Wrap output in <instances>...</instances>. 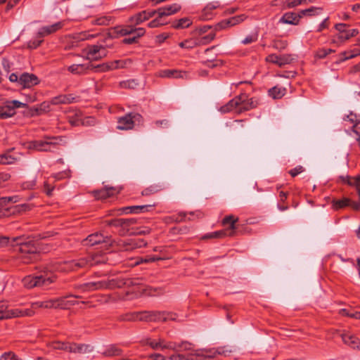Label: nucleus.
<instances>
[{
  "label": "nucleus",
  "instance_id": "nucleus-13",
  "mask_svg": "<svg viewBox=\"0 0 360 360\" xmlns=\"http://www.w3.org/2000/svg\"><path fill=\"white\" fill-rule=\"evenodd\" d=\"M140 116L139 114H134L132 112H129L125 115L123 117H121L118 119L119 125L117 126V129L121 130H127L131 129L134 127V119L136 117Z\"/></svg>",
  "mask_w": 360,
  "mask_h": 360
},
{
  "label": "nucleus",
  "instance_id": "nucleus-30",
  "mask_svg": "<svg viewBox=\"0 0 360 360\" xmlns=\"http://www.w3.org/2000/svg\"><path fill=\"white\" fill-rule=\"evenodd\" d=\"M114 188H106L98 191H94V195L97 200H104L113 195Z\"/></svg>",
  "mask_w": 360,
  "mask_h": 360
},
{
  "label": "nucleus",
  "instance_id": "nucleus-4",
  "mask_svg": "<svg viewBox=\"0 0 360 360\" xmlns=\"http://www.w3.org/2000/svg\"><path fill=\"white\" fill-rule=\"evenodd\" d=\"M55 280V276L29 275L22 278V283L25 288L30 289L34 287H47L53 283Z\"/></svg>",
  "mask_w": 360,
  "mask_h": 360
},
{
  "label": "nucleus",
  "instance_id": "nucleus-62",
  "mask_svg": "<svg viewBox=\"0 0 360 360\" xmlns=\"http://www.w3.org/2000/svg\"><path fill=\"white\" fill-rule=\"evenodd\" d=\"M162 257L146 255L145 257L141 259L142 262L148 263V262H153L158 260H162Z\"/></svg>",
  "mask_w": 360,
  "mask_h": 360
},
{
  "label": "nucleus",
  "instance_id": "nucleus-34",
  "mask_svg": "<svg viewBox=\"0 0 360 360\" xmlns=\"http://www.w3.org/2000/svg\"><path fill=\"white\" fill-rule=\"evenodd\" d=\"M105 356H117L122 354V349L115 345H111L102 353Z\"/></svg>",
  "mask_w": 360,
  "mask_h": 360
},
{
  "label": "nucleus",
  "instance_id": "nucleus-49",
  "mask_svg": "<svg viewBox=\"0 0 360 360\" xmlns=\"http://www.w3.org/2000/svg\"><path fill=\"white\" fill-rule=\"evenodd\" d=\"M140 321H152V311H142L139 312Z\"/></svg>",
  "mask_w": 360,
  "mask_h": 360
},
{
  "label": "nucleus",
  "instance_id": "nucleus-53",
  "mask_svg": "<svg viewBox=\"0 0 360 360\" xmlns=\"http://www.w3.org/2000/svg\"><path fill=\"white\" fill-rule=\"evenodd\" d=\"M137 84V82L134 79H130L120 82V86L122 88L134 89Z\"/></svg>",
  "mask_w": 360,
  "mask_h": 360
},
{
  "label": "nucleus",
  "instance_id": "nucleus-41",
  "mask_svg": "<svg viewBox=\"0 0 360 360\" xmlns=\"http://www.w3.org/2000/svg\"><path fill=\"white\" fill-rule=\"evenodd\" d=\"M228 232H229V230H221V231H215V232H213L211 233L206 234L202 237V238L203 239L220 238H223V237L229 235V233H227Z\"/></svg>",
  "mask_w": 360,
  "mask_h": 360
},
{
  "label": "nucleus",
  "instance_id": "nucleus-21",
  "mask_svg": "<svg viewBox=\"0 0 360 360\" xmlns=\"http://www.w3.org/2000/svg\"><path fill=\"white\" fill-rule=\"evenodd\" d=\"M343 342L353 349L360 350V339L354 335L342 334Z\"/></svg>",
  "mask_w": 360,
  "mask_h": 360
},
{
  "label": "nucleus",
  "instance_id": "nucleus-26",
  "mask_svg": "<svg viewBox=\"0 0 360 360\" xmlns=\"http://www.w3.org/2000/svg\"><path fill=\"white\" fill-rule=\"evenodd\" d=\"M93 350L92 347L89 345L86 344H77L72 342L70 347L69 348V352L71 353H86L90 352Z\"/></svg>",
  "mask_w": 360,
  "mask_h": 360
},
{
  "label": "nucleus",
  "instance_id": "nucleus-7",
  "mask_svg": "<svg viewBox=\"0 0 360 360\" xmlns=\"http://www.w3.org/2000/svg\"><path fill=\"white\" fill-rule=\"evenodd\" d=\"M133 33V27L131 26H115L108 29L107 37L103 39V42L106 43L108 39L119 38L121 36H125Z\"/></svg>",
  "mask_w": 360,
  "mask_h": 360
},
{
  "label": "nucleus",
  "instance_id": "nucleus-11",
  "mask_svg": "<svg viewBox=\"0 0 360 360\" xmlns=\"http://www.w3.org/2000/svg\"><path fill=\"white\" fill-rule=\"evenodd\" d=\"M266 61L278 65L279 67H283L285 65L290 64L294 58L290 54H283L278 56L276 54H270L266 58Z\"/></svg>",
  "mask_w": 360,
  "mask_h": 360
},
{
  "label": "nucleus",
  "instance_id": "nucleus-47",
  "mask_svg": "<svg viewBox=\"0 0 360 360\" xmlns=\"http://www.w3.org/2000/svg\"><path fill=\"white\" fill-rule=\"evenodd\" d=\"M56 308L61 309H68L67 304V296L56 298Z\"/></svg>",
  "mask_w": 360,
  "mask_h": 360
},
{
  "label": "nucleus",
  "instance_id": "nucleus-42",
  "mask_svg": "<svg viewBox=\"0 0 360 360\" xmlns=\"http://www.w3.org/2000/svg\"><path fill=\"white\" fill-rule=\"evenodd\" d=\"M285 89H281L276 86L272 87L269 90V94L274 99L281 98L284 95Z\"/></svg>",
  "mask_w": 360,
  "mask_h": 360
},
{
  "label": "nucleus",
  "instance_id": "nucleus-19",
  "mask_svg": "<svg viewBox=\"0 0 360 360\" xmlns=\"http://www.w3.org/2000/svg\"><path fill=\"white\" fill-rule=\"evenodd\" d=\"M152 321L165 322L168 320H176V314L169 311H152Z\"/></svg>",
  "mask_w": 360,
  "mask_h": 360
},
{
  "label": "nucleus",
  "instance_id": "nucleus-33",
  "mask_svg": "<svg viewBox=\"0 0 360 360\" xmlns=\"http://www.w3.org/2000/svg\"><path fill=\"white\" fill-rule=\"evenodd\" d=\"M349 25L345 23H338L335 25V30L338 31V34L336 35V37L340 41H345L347 40L345 39L344 37H345L347 34H349V30L347 29Z\"/></svg>",
  "mask_w": 360,
  "mask_h": 360
},
{
  "label": "nucleus",
  "instance_id": "nucleus-25",
  "mask_svg": "<svg viewBox=\"0 0 360 360\" xmlns=\"http://www.w3.org/2000/svg\"><path fill=\"white\" fill-rule=\"evenodd\" d=\"M122 245L124 250L128 251L146 246V243L142 239H127L122 241Z\"/></svg>",
  "mask_w": 360,
  "mask_h": 360
},
{
  "label": "nucleus",
  "instance_id": "nucleus-14",
  "mask_svg": "<svg viewBox=\"0 0 360 360\" xmlns=\"http://www.w3.org/2000/svg\"><path fill=\"white\" fill-rule=\"evenodd\" d=\"M65 269L67 271H76L80 269L89 267V260L86 257L80 258L65 262Z\"/></svg>",
  "mask_w": 360,
  "mask_h": 360
},
{
  "label": "nucleus",
  "instance_id": "nucleus-31",
  "mask_svg": "<svg viewBox=\"0 0 360 360\" xmlns=\"http://www.w3.org/2000/svg\"><path fill=\"white\" fill-rule=\"evenodd\" d=\"M193 22L190 18H182L178 20H175L172 24V27L176 30L184 29L189 27Z\"/></svg>",
  "mask_w": 360,
  "mask_h": 360
},
{
  "label": "nucleus",
  "instance_id": "nucleus-43",
  "mask_svg": "<svg viewBox=\"0 0 360 360\" xmlns=\"http://www.w3.org/2000/svg\"><path fill=\"white\" fill-rule=\"evenodd\" d=\"M119 319L123 321H139V312L129 313L121 316Z\"/></svg>",
  "mask_w": 360,
  "mask_h": 360
},
{
  "label": "nucleus",
  "instance_id": "nucleus-35",
  "mask_svg": "<svg viewBox=\"0 0 360 360\" xmlns=\"http://www.w3.org/2000/svg\"><path fill=\"white\" fill-rule=\"evenodd\" d=\"M245 97H243V101L240 105V108L238 110V113H241L245 111H248L250 109L256 108V105L254 103V101H252V98H250L248 101H245Z\"/></svg>",
  "mask_w": 360,
  "mask_h": 360
},
{
  "label": "nucleus",
  "instance_id": "nucleus-55",
  "mask_svg": "<svg viewBox=\"0 0 360 360\" xmlns=\"http://www.w3.org/2000/svg\"><path fill=\"white\" fill-rule=\"evenodd\" d=\"M43 42L42 38H38L37 39H34L30 41L27 44V47L31 49H35L39 47L41 43Z\"/></svg>",
  "mask_w": 360,
  "mask_h": 360
},
{
  "label": "nucleus",
  "instance_id": "nucleus-48",
  "mask_svg": "<svg viewBox=\"0 0 360 360\" xmlns=\"http://www.w3.org/2000/svg\"><path fill=\"white\" fill-rule=\"evenodd\" d=\"M167 22H161V17H160V15H158V17H156L155 19L151 20L148 23V27L151 28L158 27L162 25H167Z\"/></svg>",
  "mask_w": 360,
  "mask_h": 360
},
{
  "label": "nucleus",
  "instance_id": "nucleus-18",
  "mask_svg": "<svg viewBox=\"0 0 360 360\" xmlns=\"http://www.w3.org/2000/svg\"><path fill=\"white\" fill-rule=\"evenodd\" d=\"M243 97H245V94H240L239 96H237L234 97L233 99L229 101L226 105L221 106L220 108V111L223 113H226L234 108H236L238 107L240 108V105L243 101Z\"/></svg>",
  "mask_w": 360,
  "mask_h": 360
},
{
  "label": "nucleus",
  "instance_id": "nucleus-20",
  "mask_svg": "<svg viewBox=\"0 0 360 360\" xmlns=\"http://www.w3.org/2000/svg\"><path fill=\"white\" fill-rule=\"evenodd\" d=\"M63 24L60 22L51 25L42 27L37 33V38H43L45 36L51 34L61 29Z\"/></svg>",
  "mask_w": 360,
  "mask_h": 360
},
{
  "label": "nucleus",
  "instance_id": "nucleus-60",
  "mask_svg": "<svg viewBox=\"0 0 360 360\" xmlns=\"http://www.w3.org/2000/svg\"><path fill=\"white\" fill-rule=\"evenodd\" d=\"M27 116L34 117L36 115H41L40 109L38 107H33L28 109L27 112H25Z\"/></svg>",
  "mask_w": 360,
  "mask_h": 360
},
{
  "label": "nucleus",
  "instance_id": "nucleus-64",
  "mask_svg": "<svg viewBox=\"0 0 360 360\" xmlns=\"http://www.w3.org/2000/svg\"><path fill=\"white\" fill-rule=\"evenodd\" d=\"M342 314L344 316L355 318L356 319H360V311H356L354 314H349L346 309H342Z\"/></svg>",
  "mask_w": 360,
  "mask_h": 360
},
{
  "label": "nucleus",
  "instance_id": "nucleus-8",
  "mask_svg": "<svg viewBox=\"0 0 360 360\" xmlns=\"http://www.w3.org/2000/svg\"><path fill=\"white\" fill-rule=\"evenodd\" d=\"M46 141L36 140V150L38 151H51V147H56L58 143V140L62 141L61 136H46Z\"/></svg>",
  "mask_w": 360,
  "mask_h": 360
},
{
  "label": "nucleus",
  "instance_id": "nucleus-32",
  "mask_svg": "<svg viewBox=\"0 0 360 360\" xmlns=\"http://www.w3.org/2000/svg\"><path fill=\"white\" fill-rule=\"evenodd\" d=\"M87 259L89 260V266H92L100 264H105L108 260L105 255L98 254L88 256Z\"/></svg>",
  "mask_w": 360,
  "mask_h": 360
},
{
  "label": "nucleus",
  "instance_id": "nucleus-6",
  "mask_svg": "<svg viewBox=\"0 0 360 360\" xmlns=\"http://www.w3.org/2000/svg\"><path fill=\"white\" fill-rule=\"evenodd\" d=\"M106 223L108 226H112L119 229L118 234L121 236H124L127 235H134V234H141L146 233V231H135L134 228L128 226L125 222L124 219H113L109 221H106Z\"/></svg>",
  "mask_w": 360,
  "mask_h": 360
},
{
  "label": "nucleus",
  "instance_id": "nucleus-61",
  "mask_svg": "<svg viewBox=\"0 0 360 360\" xmlns=\"http://www.w3.org/2000/svg\"><path fill=\"white\" fill-rule=\"evenodd\" d=\"M257 34H252V35H249L248 37H246L243 41H242V44H251L252 42H255L257 40Z\"/></svg>",
  "mask_w": 360,
  "mask_h": 360
},
{
  "label": "nucleus",
  "instance_id": "nucleus-17",
  "mask_svg": "<svg viewBox=\"0 0 360 360\" xmlns=\"http://www.w3.org/2000/svg\"><path fill=\"white\" fill-rule=\"evenodd\" d=\"M155 14H158L157 10L153 11H143L135 15L130 18V21L134 22L135 25H139L145 20L153 18Z\"/></svg>",
  "mask_w": 360,
  "mask_h": 360
},
{
  "label": "nucleus",
  "instance_id": "nucleus-9",
  "mask_svg": "<svg viewBox=\"0 0 360 360\" xmlns=\"http://www.w3.org/2000/svg\"><path fill=\"white\" fill-rule=\"evenodd\" d=\"M39 78L32 73L24 72L19 77V85L22 88H31L39 83Z\"/></svg>",
  "mask_w": 360,
  "mask_h": 360
},
{
  "label": "nucleus",
  "instance_id": "nucleus-29",
  "mask_svg": "<svg viewBox=\"0 0 360 360\" xmlns=\"http://www.w3.org/2000/svg\"><path fill=\"white\" fill-rule=\"evenodd\" d=\"M238 221V218H235L233 215L226 216L222 220L224 226L230 224L229 230V236H233L234 235V230L236 229V223Z\"/></svg>",
  "mask_w": 360,
  "mask_h": 360
},
{
  "label": "nucleus",
  "instance_id": "nucleus-39",
  "mask_svg": "<svg viewBox=\"0 0 360 360\" xmlns=\"http://www.w3.org/2000/svg\"><path fill=\"white\" fill-rule=\"evenodd\" d=\"M340 178L344 183H346L349 186H357L360 185V174L352 179L349 176H340Z\"/></svg>",
  "mask_w": 360,
  "mask_h": 360
},
{
  "label": "nucleus",
  "instance_id": "nucleus-44",
  "mask_svg": "<svg viewBox=\"0 0 360 360\" xmlns=\"http://www.w3.org/2000/svg\"><path fill=\"white\" fill-rule=\"evenodd\" d=\"M70 342H53V348L54 349H60L69 352V348L70 347Z\"/></svg>",
  "mask_w": 360,
  "mask_h": 360
},
{
  "label": "nucleus",
  "instance_id": "nucleus-36",
  "mask_svg": "<svg viewBox=\"0 0 360 360\" xmlns=\"http://www.w3.org/2000/svg\"><path fill=\"white\" fill-rule=\"evenodd\" d=\"M350 203V199L343 198L340 200H333L332 202L333 208L335 210L342 209L348 207Z\"/></svg>",
  "mask_w": 360,
  "mask_h": 360
},
{
  "label": "nucleus",
  "instance_id": "nucleus-59",
  "mask_svg": "<svg viewBox=\"0 0 360 360\" xmlns=\"http://www.w3.org/2000/svg\"><path fill=\"white\" fill-rule=\"evenodd\" d=\"M246 18L247 17L245 14H241V15H236V16L230 18L232 21L233 25H236L242 22L243 21H244L246 19Z\"/></svg>",
  "mask_w": 360,
  "mask_h": 360
},
{
  "label": "nucleus",
  "instance_id": "nucleus-51",
  "mask_svg": "<svg viewBox=\"0 0 360 360\" xmlns=\"http://www.w3.org/2000/svg\"><path fill=\"white\" fill-rule=\"evenodd\" d=\"M288 46V42L283 40H275L273 42V47L276 49L283 50L285 49Z\"/></svg>",
  "mask_w": 360,
  "mask_h": 360
},
{
  "label": "nucleus",
  "instance_id": "nucleus-22",
  "mask_svg": "<svg viewBox=\"0 0 360 360\" xmlns=\"http://www.w3.org/2000/svg\"><path fill=\"white\" fill-rule=\"evenodd\" d=\"M181 7L178 4H174L172 5L166 6L164 7L159 8L157 9L158 15L160 17H165L173 15L181 10Z\"/></svg>",
  "mask_w": 360,
  "mask_h": 360
},
{
  "label": "nucleus",
  "instance_id": "nucleus-46",
  "mask_svg": "<svg viewBox=\"0 0 360 360\" xmlns=\"http://www.w3.org/2000/svg\"><path fill=\"white\" fill-rule=\"evenodd\" d=\"M164 342L165 341L162 339H159L158 342L152 340L150 338L146 340V344L150 345L153 349H158V347H162L163 349H165V347H163V346L165 345H163Z\"/></svg>",
  "mask_w": 360,
  "mask_h": 360
},
{
  "label": "nucleus",
  "instance_id": "nucleus-28",
  "mask_svg": "<svg viewBox=\"0 0 360 360\" xmlns=\"http://www.w3.org/2000/svg\"><path fill=\"white\" fill-rule=\"evenodd\" d=\"M7 113H11V117H13L15 114V108H28V105L26 103L20 102L16 100H13L11 101H8L6 105H5Z\"/></svg>",
  "mask_w": 360,
  "mask_h": 360
},
{
  "label": "nucleus",
  "instance_id": "nucleus-12",
  "mask_svg": "<svg viewBox=\"0 0 360 360\" xmlns=\"http://www.w3.org/2000/svg\"><path fill=\"white\" fill-rule=\"evenodd\" d=\"M126 64L127 61L122 60H116L114 61L99 64L96 67V72H103L119 68H124Z\"/></svg>",
  "mask_w": 360,
  "mask_h": 360
},
{
  "label": "nucleus",
  "instance_id": "nucleus-57",
  "mask_svg": "<svg viewBox=\"0 0 360 360\" xmlns=\"http://www.w3.org/2000/svg\"><path fill=\"white\" fill-rule=\"evenodd\" d=\"M307 0H287L285 2L286 8H294L298 5L302 4Z\"/></svg>",
  "mask_w": 360,
  "mask_h": 360
},
{
  "label": "nucleus",
  "instance_id": "nucleus-16",
  "mask_svg": "<svg viewBox=\"0 0 360 360\" xmlns=\"http://www.w3.org/2000/svg\"><path fill=\"white\" fill-rule=\"evenodd\" d=\"M163 347L173 349L176 354H182L184 352L192 351V345L188 342H182L181 343L169 342Z\"/></svg>",
  "mask_w": 360,
  "mask_h": 360
},
{
  "label": "nucleus",
  "instance_id": "nucleus-1",
  "mask_svg": "<svg viewBox=\"0 0 360 360\" xmlns=\"http://www.w3.org/2000/svg\"><path fill=\"white\" fill-rule=\"evenodd\" d=\"M10 244L19 253L18 257L25 264L33 263L37 260L41 249L33 237L24 236L9 238L0 237V246Z\"/></svg>",
  "mask_w": 360,
  "mask_h": 360
},
{
  "label": "nucleus",
  "instance_id": "nucleus-23",
  "mask_svg": "<svg viewBox=\"0 0 360 360\" xmlns=\"http://www.w3.org/2000/svg\"><path fill=\"white\" fill-rule=\"evenodd\" d=\"M302 18V15L297 14L294 12H288L285 13L280 20V22L297 25L299 24L300 19Z\"/></svg>",
  "mask_w": 360,
  "mask_h": 360
},
{
  "label": "nucleus",
  "instance_id": "nucleus-27",
  "mask_svg": "<svg viewBox=\"0 0 360 360\" xmlns=\"http://www.w3.org/2000/svg\"><path fill=\"white\" fill-rule=\"evenodd\" d=\"M75 98L72 94L59 95L51 100L52 105L70 104L75 101Z\"/></svg>",
  "mask_w": 360,
  "mask_h": 360
},
{
  "label": "nucleus",
  "instance_id": "nucleus-5",
  "mask_svg": "<svg viewBox=\"0 0 360 360\" xmlns=\"http://www.w3.org/2000/svg\"><path fill=\"white\" fill-rule=\"evenodd\" d=\"M112 45L103 42V39L97 44L89 45L84 50L86 54V58L92 60H99L107 56L106 48H111Z\"/></svg>",
  "mask_w": 360,
  "mask_h": 360
},
{
  "label": "nucleus",
  "instance_id": "nucleus-63",
  "mask_svg": "<svg viewBox=\"0 0 360 360\" xmlns=\"http://www.w3.org/2000/svg\"><path fill=\"white\" fill-rule=\"evenodd\" d=\"M226 28H227V26H226V22H225V20H223L214 25L213 32H214L216 33L217 31H219V30H221L223 29H226Z\"/></svg>",
  "mask_w": 360,
  "mask_h": 360
},
{
  "label": "nucleus",
  "instance_id": "nucleus-45",
  "mask_svg": "<svg viewBox=\"0 0 360 360\" xmlns=\"http://www.w3.org/2000/svg\"><path fill=\"white\" fill-rule=\"evenodd\" d=\"M39 307L46 309H57L56 308V300L51 299L49 300H45L41 302L39 304Z\"/></svg>",
  "mask_w": 360,
  "mask_h": 360
},
{
  "label": "nucleus",
  "instance_id": "nucleus-56",
  "mask_svg": "<svg viewBox=\"0 0 360 360\" xmlns=\"http://www.w3.org/2000/svg\"><path fill=\"white\" fill-rule=\"evenodd\" d=\"M79 296L69 295H67V304L68 307L70 308L71 306L75 305L76 304H79V302L76 300L77 298H79Z\"/></svg>",
  "mask_w": 360,
  "mask_h": 360
},
{
  "label": "nucleus",
  "instance_id": "nucleus-40",
  "mask_svg": "<svg viewBox=\"0 0 360 360\" xmlns=\"http://www.w3.org/2000/svg\"><path fill=\"white\" fill-rule=\"evenodd\" d=\"M72 74L81 75L85 73V64H74L68 68Z\"/></svg>",
  "mask_w": 360,
  "mask_h": 360
},
{
  "label": "nucleus",
  "instance_id": "nucleus-3",
  "mask_svg": "<svg viewBox=\"0 0 360 360\" xmlns=\"http://www.w3.org/2000/svg\"><path fill=\"white\" fill-rule=\"evenodd\" d=\"M149 359L150 360H214V356L208 354L207 352L174 354L167 358L160 354H152L149 356Z\"/></svg>",
  "mask_w": 360,
  "mask_h": 360
},
{
  "label": "nucleus",
  "instance_id": "nucleus-54",
  "mask_svg": "<svg viewBox=\"0 0 360 360\" xmlns=\"http://www.w3.org/2000/svg\"><path fill=\"white\" fill-rule=\"evenodd\" d=\"M186 43V49H191L194 47L198 46L197 38L193 37L190 39H185Z\"/></svg>",
  "mask_w": 360,
  "mask_h": 360
},
{
  "label": "nucleus",
  "instance_id": "nucleus-52",
  "mask_svg": "<svg viewBox=\"0 0 360 360\" xmlns=\"http://www.w3.org/2000/svg\"><path fill=\"white\" fill-rule=\"evenodd\" d=\"M212 26H210V25H203V26H200L199 27H197L195 31H194V33H192L193 35H202L203 34H205V32H207L210 29H212Z\"/></svg>",
  "mask_w": 360,
  "mask_h": 360
},
{
  "label": "nucleus",
  "instance_id": "nucleus-24",
  "mask_svg": "<svg viewBox=\"0 0 360 360\" xmlns=\"http://www.w3.org/2000/svg\"><path fill=\"white\" fill-rule=\"evenodd\" d=\"M155 205H134L123 207L122 210L125 213H143L150 212Z\"/></svg>",
  "mask_w": 360,
  "mask_h": 360
},
{
  "label": "nucleus",
  "instance_id": "nucleus-15",
  "mask_svg": "<svg viewBox=\"0 0 360 360\" xmlns=\"http://www.w3.org/2000/svg\"><path fill=\"white\" fill-rule=\"evenodd\" d=\"M110 241V238L108 236H104L101 233H95L89 235L83 242L85 245L94 246L101 243H108Z\"/></svg>",
  "mask_w": 360,
  "mask_h": 360
},
{
  "label": "nucleus",
  "instance_id": "nucleus-2",
  "mask_svg": "<svg viewBox=\"0 0 360 360\" xmlns=\"http://www.w3.org/2000/svg\"><path fill=\"white\" fill-rule=\"evenodd\" d=\"M143 278H112L107 281L108 289L113 290L115 288H130V287H136V290L137 292H141L142 293L148 295H155V292L158 290L156 288H153L151 287L146 286L142 283Z\"/></svg>",
  "mask_w": 360,
  "mask_h": 360
},
{
  "label": "nucleus",
  "instance_id": "nucleus-37",
  "mask_svg": "<svg viewBox=\"0 0 360 360\" xmlns=\"http://www.w3.org/2000/svg\"><path fill=\"white\" fill-rule=\"evenodd\" d=\"M216 33L214 32H210L209 34L200 38H197L198 46L206 45L214 39Z\"/></svg>",
  "mask_w": 360,
  "mask_h": 360
},
{
  "label": "nucleus",
  "instance_id": "nucleus-50",
  "mask_svg": "<svg viewBox=\"0 0 360 360\" xmlns=\"http://www.w3.org/2000/svg\"><path fill=\"white\" fill-rule=\"evenodd\" d=\"M0 160L2 165L13 164L15 161V158L7 154L0 155Z\"/></svg>",
  "mask_w": 360,
  "mask_h": 360
},
{
  "label": "nucleus",
  "instance_id": "nucleus-38",
  "mask_svg": "<svg viewBox=\"0 0 360 360\" xmlns=\"http://www.w3.org/2000/svg\"><path fill=\"white\" fill-rule=\"evenodd\" d=\"M181 72L176 70H163L159 72V76L161 77H174L177 78L181 77Z\"/></svg>",
  "mask_w": 360,
  "mask_h": 360
},
{
  "label": "nucleus",
  "instance_id": "nucleus-10",
  "mask_svg": "<svg viewBox=\"0 0 360 360\" xmlns=\"http://www.w3.org/2000/svg\"><path fill=\"white\" fill-rule=\"evenodd\" d=\"M76 288L81 290L82 291L84 292H91L98 290L108 289L107 281H99L89 282L81 285H78L76 286Z\"/></svg>",
  "mask_w": 360,
  "mask_h": 360
},
{
  "label": "nucleus",
  "instance_id": "nucleus-58",
  "mask_svg": "<svg viewBox=\"0 0 360 360\" xmlns=\"http://www.w3.org/2000/svg\"><path fill=\"white\" fill-rule=\"evenodd\" d=\"M316 10H321V8L311 7L309 8L300 11V12L299 13V15H302V18L303 17V15H305L311 16V15H315L314 12Z\"/></svg>",
  "mask_w": 360,
  "mask_h": 360
}]
</instances>
